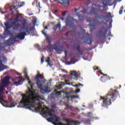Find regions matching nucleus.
I'll use <instances>...</instances> for the list:
<instances>
[{
    "mask_svg": "<svg viewBox=\"0 0 125 125\" xmlns=\"http://www.w3.org/2000/svg\"><path fill=\"white\" fill-rule=\"evenodd\" d=\"M93 6H95L97 8L92 7L90 10V13L89 14H94L96 15V16L94 18H93V21L94 22V24H90L89 26L91 28V29H90V32L91 33L92 32L93 30H95L96 29V26L97 25H99L100 23H103L104 25H107V23L109 22V21L106 20V18H107L109 19V18H113V17H112V14H111L110 12L108 13H105V14L106 15L105 16H103L102 15H100L97 14V12L96 11V8L98 9V11H99L101 12V13H102L103 14V12L104 11V8H105V6H101L99 4L96 5L95 3L92 4ZM101 19L102 18H104V20H106V22H104V21H99L98 19Z\"/></svg>",
    "mask_w": 125,
    "mask_h": 125,
    "instance_id": "f257e3e1",
    "label": "nucleus"
},
{
    "mask_svg": "<svg viewBox=\"0 0 125 125\" xmlns=\"http://www.w3.org/2000/svg\"><path fill=\"white\" fill-rule=\"evenodd\" d=\"M29 84H30L31 88H28V91L27 92V95L22 94V100L21 101V103H23L25 105H28V104L31 103V101H34V100H39V99H42L41 96L36 93V90L34 89L33 86L35 85V83H32V81H29L28 82Z\"/></svg>",
    "mask_w": 125,
    "mask_h": 125,
    "instance_id": "f03ea898",
    "label": "nucleus"
},
{
    "mask_svg": "<svg viewBox=\"0 0 125 125\" xmlns=\"http://www.w3.org/2000/svg\"><path fill=\"white\" fill-rule=\"evenodd\" d=\"M118 96H120L119 91L113 89H110L105 96L101 97L100 100H103L102 107L110 106V105L112 104V102L116 101Z\"/></svg>",
    "mask_w": 125,
    "mask_h": 125,
    "instance_id": "7ed1b4c3",
    "label": "nucleus"
},
{
    "mask_svg": "<svg viewBox=\"0 0 125 125\" xmlns=\"http://www.w3.org/2000/svg\"><path fill=\"white\" fill-rule=\"evenodd\" d=\"M38 74L36 75L35 80L36 81V84L38 87V88L40 89V92L42 94H44L45 93H47L49 92L48 91V86L46 85L42 87V81L40 80H43L44 79L43 75L40 74V72H38Z\"/></svg>",
    "mask_w": 125,
    "mask_h": 125,
    "instance_id": "20e7f679",
    "label": "nucleus"
},
{
    "mask_svg": "<svg viewBox=\"0 0 125 125\" xmlns=\"http://www.w3.org/2000/svg\"><path fill=\"white\" fill-rule=\"evenodd\" d=\"M42 113H43V115H45V116H49L50 117L48 119H47V120L48 122H49L50 123H53L52 121H55L56 123L60 122V118L57 117V116L53 114H52V112L53 111L50 110H46V108H43L42 110Z\"/></svg>",
    "mask_w": 125,
    "mask_h": 125,
    "instance_id": "39448f33",
    "label": "nucleus"
},
{
    "mask_svg": "<svg viewBox=\"0 0 125 125\" xmlns=\"http://www.w3.org/2000/svg\"><path fill=\"white\" fill-rule=\"evenodd\" d=\"M20 32H21L18 33L16 36V38H13V41L16 42V39H19L21 41H23L25 39V37L26 36H29V35H31V31H29V29L28 28H22L20 30Z\"/></svg>",
    "mask_w": 125,
    "mask_h": 125,
    "instance_id": "423d86ee",
    "label": "nucleus"
},
{
    "mask_svg": "<svg viewBox=\"0 0 125 125\" xmlns=\"http://www.w3.org/2000/svg\"><path fill=\"white\" fill-rule=\"evenodd\" d=\"M41 99H39V100L31 101V103L29 104H25L23 103H21V102H20V105H22V104L24 105V107L25 108H26V109H29V110H32V109H33V108H34V109L36 112H39V111H40V107H35V105H34V104H36V101L40 102V100H42L43 99L42 97V96H41Z\"/></svg>",
    "mask_w": 125,
    "mask_h": 125,
    "instance_id": "0eeeda50",
    "label": "nucleus"
},
{
    "mask_svg": "<svg viewBox=\"0 0 125 125\" xmlns=\"http://www.w3.org/2000/svg\"><path fill=\"white\" fill-rule=\"evenodd\" d=\"M74 21L76 22V23H78L79 21L77 19H74L73 17L67 18L65 20L66 25L69 26V27H71L72 28H75L76 25L74 24Z\"/></svg>",
    "mask_w": 125,
    "mask_h": 125,
    "instance_id": "6e6552de",
    "label": "nucleus"
},
{
    "mask_svg": "<svg viewBox=\"0 0 125 125\" xmlns=\"http://www.w3.org/2000/svg\"><path fill=\"white\" fill-rule=\"evenodd\" d=\"M21 30H23L22 29H26L27 28L29 32H31V34L34 33V31L35 30V27L34 26H30V25H27V21L23 20L22 22H21Z\"/></svg>",
    "mask_w": 125,
    "mask_h": 125,
    "instance_id": "1a4fd4ad",
    "label": "nucleus"
},
{
    "mask_svg": "<svg viewBox=\"0 0 125 125\" xmlns=\"http://www.w3.org/2000/svg\"><path fill=\"white\" fill-rule=\"evenodd\" d=\"M107 30L106 27L104 26H102L98 31L97 36H100V37H103L104 38L106 37V35L107 34Z\"/></svg>",
    "mask_w": 125,
    "mask_h": 125,
    "instance_id": "9d476101",
    "label": "nucleus"
},
{
    "mask_svg": "<svg viewBox=\"0 0 125 125\" xmlns=\"http://www.w3.org/2000/svg\"><path fill=\"white\" fill-rule=\"evenodd\" d=\"M0 103L3 105H5L7 107L9 108H12L14 107V104H13V102L12 101H6L3 99V101H0Z\"/></svg>",
    "mask_w": 125,
    "mask_h": 125,
    "instance_id": "9b49d317",
    "label": "nucleus"
},
{
    "mask_svg": "<svg viewBox=\"0 0 125 125\" xmlns=\"http://www.w3.org/2000/svg\"><path fill=\"white\" fill-rule=\"evenodd\" d=\"M9 80H10V78H9V77L6 76L4 77L1 80V85H3V86H5L6 87L7 85H8V84L9 83Z\"/></svg>",
    "mask_w": 125,
    "mask_h": 125,
    "instance_id": "f8f14e48",
    "label": "nucleus"
},
{
    "mask_svg": "<svg viewBox=\"0 0 125 125\" xmlns=\"http://www.w3.org/2000/svg\"><path fill=\"white\" fill-rule=\"evenodd\" d=\"M99 73H100L101 75H103V76L101 77V81L103 83H106V81L110 79V76H108L107 74H104V73L102 72L101 70L99 71Z\"/></svg>",
    "mask_w": 125,
    "mask_h": 125,
    "instance_id": "ddd939ff",
    "label": "nucleus"
},
{
    "mask_svg": "<svg viewBox=\"0 0 125 125\" xmlns=\"http://www.w3.org/2000/svg\"><path fill=\"white\" fill-rule=\"evenodd\" d=\"M64 46H61L60 47H59L57 45V43H55L54 44V49L56 51L57 53H59V54H61V53H62V51H63V48Z\"/></svg>",
    "mask_w": 125,
    "mask_h": 125,
    "instance_id": "4468645a",
    "label": "nucleus"
},
{
    "mask_svg": "<svg viewBox=\"0 0 125 125\" xmlns=\"http://www.w3.org/2000/svg\"><path fill=\"white\" fill-rule=\"evenodd\" d=\"M63 122H66L67 124H74V125H81L80 122H78L76 121H69L66 118L63 119Z\"/></svg>",
    "mask_w": 125,
    "mask_h": 125,
    "instance_id": "2eb2a0df",
    "label": "nucleus"
},
{
    "mask_svg": "<svg viewBox=\"0 0 125 125\" xmlns=\"http://www.w3.org/2000/svg\"><path fill=\"white\" fill-rule=\"evenodd\" d=\"M5 86L0 85V101H3V89Z\"/></svg>",
    "mask_w": 125,
    "mask_h": 125,
    "instance_id": "dca6fc26",
    "label": "nucleus"
},
{
    "mask_svg": "<svg viewBox=\"0 0 125 125\" xmlns=\"http://www.w3.org/2000/svg\"><path fill=\"white\" fill-rule=\"evenodd\" d=\"M16 80L17 81L13 83L14 85H16V86H18V85H20V83H21V82H22V80H23V78L22 77H17Z\"/></svg>",
    "mask_w": 125,
    "mask_h": 125,
    "instance_id": "f3484780",
    "label": "nucleus"
},
{
    "mask_svg": "<svg viewBox=\"0 0 125 125\" xmlns=\"http://www.w3.org/2000/svg\"><path fill=\"white\" fill-rule=\"evenodd\" d=\"M72 49H73V50H78L79 53H81L82 55H83V51H81V47L80 46L74 45L72 47Z\"/></svg>",
    "mask_w": 125,
    "mask_h": 125,
    "instance_id": "a211bd4d",
    "label": "nucleus"
},
{
    "mask_svg": "<svg viewBox=\"0 0 125 125\" xmlns=\"http://www.w3.org/2000/svg\"><path fill=\"white\" fill-rule=\"evenodd\" d=\"M42 34L44 35V37L46 38V42L48 44H51V39L48 37V35L44 31H42Z\"/></svg>",
    "mask_w": 125,
    "mask_h": 125,
    "instance_id": "6ab92c4d",
    "label": "nucleus"
},
{
    "mask_svg": "<svg viewBox=\"0 0 125 125\" xmlns=\"http://www.w3.org/2000/svg\"><path fill=\"white\" fill-rule=\"evenodd\" d=\"M70 75L71 76L75 77L76 79H78L79 77H80V75H79V73H78V72H77L76 70L71 71Z\"/></svg>",
    "mask_w": 125,
    "mask_h": 125,
    "instance_id": "aec40b11",
    "label": "nucleus"
},
{
    "mask_svg": "<svg viewBox=\"0 0 125 125\" xmlns=\"http://www.w3.org/2000/svg\"><path fill=\"white\" fill-rule=\"evenodd\" d=\"M76 15H77L79 21H80V22H83V21L84 19V16L82 15L79 12L76 13Z\"/></svg>",
    "mask_w": 125,
    "mask_h": 125,
    "instance_id": "412c9836",
    "label": "nucleus"
},
{
    "mask_svg": "<svg viewBox=\"0 0 125 125\" xmlns=\"http://www.w3.org/2000/svg\"><path fill=\"white\" fill-rule=\"evenodd\" d=\"M86 36H87L88 39H89L90 43H89V45H91L92 44V42H93L92 36L88 33H86Z\"/></svg>",
    "mask_w": 125,
    "mask_h": 125,
    "instance_id": "4be33fe9",
    "label": "nucleus"
},
{
    "mask_svg": "<svg viewBox=\"0 0 125 125\" xmlns=\"http://www.w3.org/2000/svg\"><path fill=\"white\" fill-rule=\"evenodd\" d=\"M72 93L73 92H72V91H70V92H67L66 93L67 98H78V97L75 95H73V96H68L69 94H72Z\"/></svg>",
    "mask_w": 125,
    "mask_h": 125,
    "instance_id": "5701e85b",
    "label": "nucleus"
},
{
    "mask_svg": "<svg viewBox=\"0 0 125 125\" xmlns=\"http://www.w3.org/2000/svg\"><path fill=\"white\" fill-rule=\"evenodd\" d=\"M47 47L49 49L50 52H52V51H53V49H54V46L53 47L52 44H48Z\"/></svg>",
    "mask_w": 125,
    "mask_h": 125,
    "instance_id": "b1692460",
    "label": "nucleus"
},
{
    "mask_svg": "<svg viewBox=\"0 0 125 125\" xmlns=\"http://www.w3.org/2000/svg\"><path fill=\"white\" fill-rule=\"evenodd\" d=\"M4 25L6 27L5 31H7V30L11 28V26H10V24H9V22L8 21H6L4 23Z\"/></svg>",
    "mask_w": 125,
    "mask_h": 125,
    "instance_id": "393cba45",
    "label": "nucleus"
},
{
    "mask_svg": "<svg viewBox=\"0 0 125 125\" xmlns=\"http://www.w3.org/2000/svg\"><path fill=\"white\" fill-rule=\"evenodd\" d=\"M20 24L19 23H17L16 24V22L14 21L12 23V26L14 30H16L17 29V26H20Z\"/></svg>",
    "mask_w": 125,
    "mask_h": 125,
    "instance_id": "a878e982",
    "label": "nucleus"
},
{
    "mask_svg": "<svg viewBox=\"0 0 125 125\" xmlns=\"http://www.w3.org/2000/svg\"><path fill=\"white\" fill-rule=\"evenodd\" d=\"M61 28V24H60V23H58L56 25L54 26V27L53 29L54 31H56L57 29L59 28V29H60Z\"/></svg>",
    "mask_w": 125,
    "mask_h": 125,
    "instance_id": "bb28decb",
    "label": "nucleus"
},
{
    "mask_svg": "<svg viewBox=\"0 0 125 125\" xmlns=\"http://www.w3.org/2000/svg\"><path fill=\"white\" fill-rule=\"evenodd\" d=\"M70 0H66V1H63L62 3V5H63L64 6L69 5L70 3Z\"/></svg>",
    "mask_w": 125,
    "mask_h": 125,
    "instance_id": "cd10ccee",
    "label": "nucleus"
},
{
    "mask_svg": "<svg viewBox=\"0 0 125 125\" xmlns=\"http://www.w3.org/2000/svg\"><path fill=\"white\" fill-rule=\"evenodd\" d=\"M76 63V62L75 61V57H72L70 58V62H69V63L70 64H75Z\"/></svg>",
    "mask_w": 125,
    "mask_h": 125,
    "instance_id": "c85d7f7f",
    "label": "nucleus"
},
{
    "mask_svg": "<svg viewBox=\"0 0 125 125\" xmlns=\"http://www.w3.org/2000/svg\"><path fill=\"white\" fill-rule=\"evenodd\" d=\"M85 117H89V118H92V112H89L85 114Z\"/></svg>",
    "mask_w": 125,
    "mask_h": 125,
    "instance_id": "c756f323",
    "label": "nucleus"
},
{
    "mask_svg": "<svg viewBox=\"0 0 125 125\" xmlns=\"http://www.w3.org/2000/svg\"><path fill=\"white\" fill-rule=\"evenodd\" d=\"M24 76H25V79H26V80H27V81H30V78H29V76H28V73H25L24 74Z\"/></svg>",
    "mask_w": 125,
    "mask_h": 125,
    "instance_id": "7c9ffc66",
    "label": "nucleus"
},
{
    "mask_svg": "<svg viewBox=\"0 0 125 125\" xmlns=\"http://www.w3.org/2000/svg\"><path fill=\"white\" fill-rule=\"evenodd\" d=\"M83 11H80V12H82V13H87V10L86 9H85L84 8H83Z\"/></svg>",
    "mask_w": 125,
    "mask_h": 125,
    "instance_id": "2f4dec72",
    "label": "nucleus"
},
{
    "mask_svg": "<svg viewBox=\"0 0 125 125\" xmlns=\"http://www.w3.org/2000/svg\"><path fill=\"white\" fill-rule=\"evenodd\" d=\"M17 6H12L10 7V11H12L13 9H15V8H16Z\"/></svg>",
    "mask_w": 125,
    "mask_h": 125,
    "instance_id": "473e14b6",
    "label": "nucleus"
},
{
    "mask_svg": "<svg viewBox=\"0 0 125 125\" xmlns=\"http://www.w3.org/2000/svg\"><path fill=\"white\" fill-rule=\"evenodd\" d=\"M80 85H81V86H83V84H81V83H79L78 84H75V85H73V86H75V87H78V86H80Z\"/></svg>",
    "mask_w": 125,
    "mask_h": 125,
    "instance_id": "72a5a7b5",
    "label": "nucleus"
},
{
    "mask_svg": "<svg viewBox=\"0 0 125 125\" xmlns=\"http://www.w3.org/2000/svg\"><path fill=\"white\" fill-rule=\"evenodd\" d=\"M45 62L46 63H49L50 62V57H47V59L45 60Z\"/></svg>",
    "mask_w": 125,
    "mask_h": 125,
    "instance_id": "f704fd0d",
    "label": "nucleus"
},
{
    "mask_svg": "<svg viewBox=\"0 0 125 125\" xmlns=\"http://www.w3.org/2000/svg\"><path fill=\"white\" fill-rule=\"evenodd\" d=\"M36 3H38V5H37V7L38 8H41V5L39 2H38V0H36Z\"/></svg>",
    "mask_w": 125,
    "mask_h": 125,
    "instance_id": "c9c22d12",
    "label": "nucleus"
},
{
    "mask_svg": "<svg viewBox=\"0 0 125 125\" xmlns=\"http://www.w3.org/2000/svg\"><path fill=\"white\" fill-rule=\"evenodd\" d=\"M44 61V56H42L41 58V63L42 64Z\"/></svg>",
    "mask_w": 125,
    "mask_h": 125,
    "instance_id": "e433bc0d",
    "label": "nucleus"
},
{
    "mask_svg": "<svg viewBox=\"0 0 125 125\" xmlns=\"http://www.w3.org/2000/svg\"><path fill=\"white\" fill-rule=\"evenodd\" d=\"M32 23H33V24H36V23H37V19H34L32 20Z\"/></svg>",
    "mask_w": 125,
    "mask_h": 125,
    "instance_id": "4c0bfd02",
    "label": "nucleus"
},
{
    "mask_svg": "<svg viewBox=\"0 0 125 125\" xmlns=\"http://www.w3.org/2000/svg\"><path fill=\"white\" fill-rule=\"evenodd\" d=\"M93 69H94V71H96L97 70H99V67L94 66L93 67Z\"/></svg>",
    "mask_w": 125,
    "mask_h": 125,
    "instance_id": "58836bf2",
    "label": "nucleus"
},
{
    "mask_svg": "<svg viewBox=\"0 0 125 125\" xmlns=\"http://www.w3.org/2000/svg\"><path fill=\"white\" fill-rule=\"evenodd\" d=\"M64 54H65V57H67V55H68V51L67 50H65L64 51Z\"/></svg>",
    "mask_w": 125,
    "mask_h": 125,
    "instance_id": "ea45409f",
    "label": "nucleus"
},
{
    "mask_svg": "<svg viewBox=\"0 0 125 125\" xmlns=\"http://www.w3.org/2000/svg\"><path fill=\"white\" fill-rule=\"evenodd\" d=\"M47 29H48L47 26H45V27H44V29H43V30H42V32L44 31H44H45V29H46V30H47Z\"/></svg>",
    "mask_w": 125,
    "mask_h": 125,
    "instance_id": "a19ab883",
    "label": "nucleus"
},
{
    "mask_svg": "<svg viewBox=\"0 0 125 125\" xmlns=\"http://www.w3.org/2000/svg\"><path fill=\"white\" fill-rule=\"evenodd\" d=\"M80 9H81V8H80V7H78L77 9V8H75V9H74V11H75V12H77V11H78V10H80Z\"/></svg>",
    "mask_w": 125,
    "mask_h": 125,
    "instance_id": "79ce46f5",
    "label": "nucleus"
},
{
    "mask_svg": "<svg viewBox=\"0 0 125 125\" xmlns=\"http://www.w3.org/2000/svg\"><path fill=\"white\" fill-rule=\"evenodd\" d=\"M66 107L67 109H69V108H71V106L69 104L66 105Z\"/></svg>",
    "mask_w": 125,
    "mask_h": 125,
    "instance_id": "37998d69",
    "label": "nucleus"
},
{
    "mask_svg": "<svg viewBox=\"0 0 125 125\" xmlns=\"http://www.w3.org/2000/svg\"><path fill=\"white\" fill-rule=\"evenodd\" d=\"M62 15L63 16H65V15H66V11H64L62 13Z\"/></svg>",
    "mask_w": 125,
    "mask_h": 125,
    "instance_id": "c03bdc74",
    "label": "nucleus"
},
{
    "mask_svg": "<svg viewBox=\"0 0 125 125\" xmlns=\"http://www.w3.org/2000/svg\"><path fill=\"white\" fill-rule=\"evenodd\" d=\"M68 35H69V32H67L64 34V36H66V37H68Z\"/></svg>",
    "mask_w": 125,
    "mask_h": 125,
    "instance_id": "a18cd8bd",
    "label": "nucleus"
},
{
    "mask_svg": "<svg viewBox=\"0 0 125 125\" xmlns=\"http://www.w3.org/2000/svg\"><path fill=\"white\" fill-rule=\"evenodd\" d=\"M112 21L109 22V26L110 27H112Z\"/></svg>",
    "mask_w": 125,
    "mask_h": 125,
    "instance_id": "49530a36",
    "label": "nucleus"
},
{
    "mask_svg": "<svg viewBox=\"0 0 125 125\" xmlns=\"http://www.w3.org/2000/svg\"><path fill=\"white\" fill-rule=\"evenodd\" d=\"M103 1H105V0H102ZM103 4L104 5V7L106 6V4L104 2H103Z\"/></svg>",
    "mask_w": 125,
    "mask_h": 125,
    "instance_id": "de8ad7c7",
    "label": "nucleus"
},
{
    "mask_svg": "<svg viewBox=\"0 0 125 125\" xmlns=\"http://www.w3.org/2000/svg\"><path fill=\"white\" fill-rule=\"evenodd\" d=\"M123 13V11L122 10H120L119 11V14H122Z\"/></svg>",
    "mask_w": 125,
    "mask_h": 125,
    "instance_id": "09e8293b",
    "label": "nucleus"
},
{
    "mask_svg": "<svg viewBox=\"0 0 125 125\" xmlns=\"http://www.w3.org/2000/svg\"><path fill=\"white\" fill-rule=\"evenodd\" d=\"M92 119H93V120H94V119H96V120H97V119H98L97 117H92Z\"/></svg>",
    "mask_w": 125,
    "mask_h": 125,
    "instance_id": "8fccbe9b",
    "label": "nucleus"
},
{
    "mask_svg": "<svg viewBox=\"0 0 125 125\" xmlns=\"http://www.w3.org/2000/svg\"><path fill=\"white\" fill-rule=\"evenodd\" d=\"M52 124H53V125H59V123L58 124H57L54 122H52Z\"/></svg>",
    "mask_w": 125,
    "mask_h": 125,
    "instance_id": "3c124183",
    "label": "nucleus"
},
{
    "mask_svg": "<svg viewBox=\"0 0 125 125\" xmlns=\"http://www.w3.org/2000/svg\"><path fill=\"white\" fill-rule=\"evenodd\" d=\"M80 89H78L76 90V92H77V93L80 92Z\"/></svg>",
    "mask_w": 125,
    "mask_h": 125,
    "instance_id": "603ef678",
    "label": "nucleus"
},
{
    "mask_svg": "<svg viewBox=\"0 0 125 125\" xmlns=\"http://www.w3.org/2000/svg\"><path fill=\"white\" fill-rule=\"evenodd\" d=\"M48 65H49V66H52V64L50 63V62H49V63H48Z\"/></svg>",
    "mask_w": 125,
    "mask_h": 125,
    "instance_id": "864d4df0",
    "label": "nucleus"
},
{
    "mask_svg": "<svg viewBox=\"0 0 125 125\" xmlns=\"http://www.w3.org/2000/svg\"><path fill=\"white\" fill-rule=\"evenodd\" d=\"M121 10H124V6H122L121 7Z\"/></svg>",
    "mask_w": 125,
    "mask_h": 125,
    "instance_id": "5fc2aeb1",
    "label": "nucleus"
},
{
    "mask_svg": "<svg viewBox=\"0 0 125 125\" xmlns=\"http://www.w3.org/2000/svg\"><path fill=\"white\" fill-rule=\"evenodd\" d=\"M32 15H34V14L33 13L29 14V16H31Z\"/></svg>",
    "mask_w": 125,
    "mask_h": 125,
    "instance_id": "6e6d98bb",
    "label": "nucleus"
},
{
    "mask_svg": "<svg viewBox=\"0 0 125 125\" xmlns=\"http://www.w3.org/2000/svg\"><path fill=\"white\" fill-rule=\"evenodd\" d=\"M108 36H111V32H108Z\"/></svg>",
    "mask_w": 125,
    "mask_h": 125,
    "instance_id": "4d7b16f0",
    "label": "nucleus"
},
{
    "mask_svg": "<svg viewBox=\"0 0 125 125\" xmlns=\"http://www.w3.org/2000/svg\"><path fill=\"white\" fill-rule=\"evenodd\" d=\"M86 122H87V123L88 122H90V119H89L88 120H87Z\"/></svg>",
    "mask_w": 125,
    "mask_h": 125,
    "instance_id": "13d9d810",
    "label": "nucleus"
},
{
    "mask_svg": "<svg viewBox=\"0 0 125 125\" xmlns=\"http://www.w3.org/2000/svg\"><path fill=\"white\" fill-rule=\"evenodd\" d=\"M76 109V110H77V111H80V109H79V108H78V107H77Z\"/></svg>",
    "mask_w": 125,
    "mask_h": 125,
    "instance_id": "bf43d9fd",
    "label": "nucleus"
},
{
    "mask_svg": "<svg viewBox=\"0 0 125 125\" xmlns=\"http://www.w3.org/2000/svg\"><path fill=\"white\" fill-rule=\"evenodd\" d=\"M58 94H61V92H58Z\"/></svg>",
    "mask_w": 125,
    "mask_h": 125,
    "instance_id": "052dcab7",
    "label": "nucleus"
},
{
    "mask_svg": "<svg viewBox=\"0 0 125 125\" xmlns=\"http://www.w3.org/2000/svg\"><path fill=\"white\" fill-rule=\"evenodd\" d=\"M55 12H56V13H57V12H58V10H55Z\"/></svg>",
    "mask_w": 125,
    "mask_h": 125,
    "instance_id": "680f3d73",
    "label": "nucleus"
},
{
    "mask_svg": "<svg viewBox=\"0 0 125 125\" xmlns=\"http://www.w3.org/2000/svg\"><path fill=\"white\" fill-rule=\"evenodd\" d=\"M78 34H80V31H78Z\"/></svg>",
    "mask_w": 125,
    "mask_h": 125,
    "instance_id": "e2e57ef3",
    "label": "nucleus"
},
{
    "mask_svg": "<svg viewBox=\"0 0 125 125\" xmlns=\"http://www.w3.org/2000/svg\"><path fill=\"white\" fill-rule=\"evenodd\" d=\"M6 93H8V91H6Z\"/></svg>",
    "mask_w": 125,
    "mask_h": 125,
    "instance_id": "0e129e2a",
    "label": "nucleus"
},
{
    "mask_svg": "<svg viewBox=\"0 0 125 125\" xmlns=\"http://www.w3.org/2000/svg\"><path fill=\"white\" fill-rule=\"evenodd\" d=\"M0 11H1V9L0 8Z\"/></svg>",
    "mask_w": 125,
    "mask_h": 125,
    "instance_id": "69168bd1",
    "label": "nucleus"
},
{
    "mask_svg": "<svg viewBox=\"0 0 125 125\" xmlns=\"http://www.w3.org/2000/svg\"><path fill=\"white\" fill-rule=\"evenodd\" d=\"M63 19H64V18H62V20H63Z\"/></svg>",
    "mask_w": 125,
    "mask_h": 125,
    "instance_id": "338daca9",
    "label": "nucleus"
},
{
    "mask_svg": "<svg viewBox=\"0 0 125 125\" xmlns=\"http://www.w3.org/2000/svg\"><path fill=\"white\" fill-rule=\"evenodd\" d=\"M67 125H70V124H68V123Z\"/></svg>",
    "mask_w": 125,
    "mask_h": 125,
    "instance_id": "774afa93",
    "label": "nucleus"
}]
</instances>
